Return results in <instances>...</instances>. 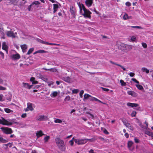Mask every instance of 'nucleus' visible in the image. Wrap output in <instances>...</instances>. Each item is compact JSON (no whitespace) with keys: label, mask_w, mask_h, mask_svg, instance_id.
<instances>
[{"label":"nucleus","mask_w":153,"mask_h":153,"mask_svg":"<svg viewBox=\"0 0 153 153\" xmlns=\"http://www.w3.org/2000/svg\"><path fill=\"white\" fill-rule=\"evenodd\" d=\"M77 4L79 7L80 13L84 17L90 18L91 13L89 10L86 9L84 5L83 4L80 3L79 2H77Z\"/></svg>","instance_id":"f257e3e1"},{"label":"nucleus","mask_w":153,"mask_h":153,"mask_svg":"<svg viewBox=\"0 0 153 153\" xmlns=\"http://www.w3.org/2000/svg\"><path fill=\"white\" fill-rule=\"evenodd\" d=\"M55 141L59 149L62 151H65V147L63 140H61L60 138L57 137L55 138Z\"/></svg>","instance_id":"f03ea898"},{"label":"nucleus","mask_w":153,"mask_h":153,"mask_svg":"<svg viewBox=\"0 0 153 153\" xmlns=\"http://www.w3.org/2000/svg\"><path fill=\"white\" fill-rule=\"evenodd\" d=\"M36 120L39 121H45L47 120L48 119V116L43 115H40L37 116L36 117Z\"/></svg>","instance_id":"7ed1b4c3"},{"label":"nucleus","mask_w":153,"mask_h":153,"mask_svg":"<svg viewBox=\"0 0 153 153\" xmlns=\"http://www.w3.org/2000/svg\"><path fill=\"white\" fill-rule=\"evenodd\" d=\"M2 120L0 119V124L3 125L10 126L13 123L12 120L7 121L3 118H2Z\"/></svg>","instance_id":"20e7f679"},{"label":"nucleus","mask_w":153,"mask_h":153,"mask_svg":"<svg viewBox=\"0 0 153 153\" xmlns=\"http://www.w3.org/2000/svg\"><path fill=\"white\" fill-rule=\"evenodd\" d=\"M3 132L6 134H10L13 131L11 128L7 127H3L0 128Z\"/></svg>","instance_id":"39448f33"},{"label":"nucleus","mask_w":153,"mask_h":153,"mask_svg":"<svg viewBox=\"0 0 153 153\" xmlns=\"http://www.w3.org/2000/svg\"><path fill=\"white\" fill-rule=\"evenodd\" d=\"M8 31L6 32V33L8 37H11L12 38H15L16 37L17 33L16 32L14 33L11 30Z\"/></svg>","instance_id":"423d86ee"},{"label":"nucleus","mask_w":153,"mask_h":153,"mask_svg":"<svg viewBox=\"0 0 153 153\" xmlns=\"http://www.w3.org/2000/svg\"><path fill=\"white\" fill-rule=\"evenodd\" d=\"M74 142L77 145H81L86 143V140L85 139H75Z\"/></svg>","instance_id":"0eeeda50"},{"label":"nucleus","mask_w":153,"mask_h":153,"mask_svg":"<svg viewBox=\"0 0 153 153\" xmlns=\"http://www.w3.org/2000/svg\"><path fill=\"white\" fill-rule=\"evenodd\" d=\"M94 0H85V5L88 7H91L93 3Z\"/></svg>","instance_id":"6e6552de"},{"label":"nucleus","mask_w":153,"mask_h":153,"mask_svg":"<svg viewBox=\"0 0 153 153\" xmlns=\"http://www.w3.org/2000/svg\"><path fill=\"white\" fill-rule=\"evenodd\" d=\"M11 58L14 60L18 59L20 58V56L19 54L16 53L12 55Z\"/></svg>","instance_id":"1a4fd4ad"},{"label":"nucleus","mask_w":153,"mask_h":153,"mask_svg":"<svg viewBox=\"0 0 153 153\" xmlns=\"http://www.w3.org/2000/svg\"><path fill=\"white\" fill-rule=\"evenodd\" d=\"M127 94L129 95H131L132 96L136 97L137 96V94L134 91H127Z\"/></svg>","instance_id":"9d476101"},{"label":"nucleus","mask_w":153,"mask_h":153,"mask_svg":"<svg viewBox=\"0 0 153 153\" xmlns=\"http://www.w3.org/2000/svg\"><path fill=\"white\" fill-rule=\"evenodd\" d=\"M2 49L5 51L7 53H8V47L5 42H4L2 43Z\"/></svg>","instance_id":"9b49d317"},{"label":"nucleus","mask_w":153,"mask_h":153,"mask_svg":"<svg viewBox=\"0 0 153 153\" xmlns=\"http://www.w3.org/2000/svg\"><path fill=\"white\" fill-rule=\"evenodd\" d=\"M21 47L23 53L26 52L27 48V47L26 45L24 44L22 45H21Z\"/></svg>","instance_id":"f8f14e48"},{"label":"nucleus","mask_w":153,"mask_h":153,"mask_svg":"<svg viewBox=\"0 0 153 153\" xmlns=\"http://www.w3.org/2000/svg\"><path fill=\"white\" fill-rule=\"evenodd\" d=\"M36 135L37 138H39L43 135H45L43 133L42 131L40 130L38 131L36 133Z\"/></svg>","instance_id":"ddd939ff"},{"label":"nucleus","mask_w":153,"mask_h":153,"mask_svg":"<svg viewBox=\"0 0 153 153\" xmlns=\"http://www.w3.org/2000/svg\"><path fill=\"white\" fill-rule=\"evenodd\" d=\"M22 85L23 87L29 89H30L32 86V85H30L28 83L25 82H23Z\"/></svg>","instance_id":"4468645a"},{"label":"nucleus","mask_w":153,"mask_h":153,"mask_svg":"<svg viewBox=\"0 0 153 153\" xmlns=\"http://www.w3.org/2000/svg\"><path fill=\"white\" fill-rule=\"evenodd\" d=\"M27 107L30 111H32L33 110V104L30 102H28L27 104Z\"/></svg>","instance_id":"2eb2a0df"},{"label":"nucleus","mask_w":153,"mask_h":153,"mask_svg":"<svg viewBox=\"0 0 153 153\" xmlns=\"http://www.w3.org/2000/svg\"><path fill=\"white\" fill-rule=\"evenodd\" d=\"M91 97V98L90 99V100L91 101H97L101 103H103V102H102L100 100H98V99H97V98L95 97H92L91 96V97Z\"/></svg>","instance_id":"dca6fc26"},{"label":"nucleus","mask_w":153,"mask_h":153,"mask_svg":"<svg viewBox=\"0 0 153 153\" xmlns=\"http://www.w3.org/2000/svg\"><path fill=\"white\" fill-rule=\"evenodd\" d=\"M127 105L128 106H130L132 107H136L138 105L137 103L128 102L127 104Z\"/></svg>","instance_id":"f3484780"},{"label":"nucleus","mask_w":153,"mask_h":153,"mask_svg":"<svg viewBox=\"0 0 153 153\" xmlns=\"http://www.w3.org/2000/svg\"><path fill=\"white\" fill-rule=\"evenodd\" d=\"M110 62L112 64L115 65H116L120 67L124 71H125L126 70V68L124 67L120 64L115 63L111 61H110Z\"/></svg>","instance_id":"a211bd4d"},{"label":"nucleus","mask_w":153,"mask_h":153,"mask_svg":"<svg viewBox=\"0 0 153 153\" xmlns=\"http://www.w3.org/2000/svg\"><path fill=\"white\" fill-rule=\"evenodd\" d=\"M59 94V92L58 93L57 91H53L50 94V96L51 97H56Z\"/></svg>","instance_id":"6ab92c4d"},{"label":"nucleus","mask_w":153,"mask_h":153,"mask_svg":"<svg viewBox=\"0 0 153 153\" xmlns=\"http://www.w3.org/2000/svg\"><path fill=\"white\" fill-rule=\"evenodd\" d=\"M7 142V140L4 139L0 135V143H4Z\"/></svg>","instance_id":"aec40b11"},{"label":"nucleus","mask_w":153,"mask_h":153,"mask_svg":"<svg viewBox=\"0 0 153 153\" xmlns=\"http://www.w3.org/2000/svg\"><path fill=\"white\" fill-rule=\"evenodd\" d=\"M53 13H54L59 8L58 5L56 4H53Z\"/></svg>","instance_id":"412c9836"},{"label":"nucleus","mask_w":153,"mask_h":153,"mask_svg":"<svg viewBox=\"0 0 153 153\" xmlns=\"http://www.w3.org/2000/svg\"><path fill=\"white\" fill-rule=\"evenodd\" d=\"M35 78L34 77H32L30 78V81L32 82V84H33L38 83V82L37 81L35 80Z\"/></svg>","instance_id":"4be33fe9"},{"label":"nucleus","mask_w":153,"mask_h":153,"mask_svg":"<svg viewBox=\"0 0 153 153\" xmlns=\"http://www.w3.org/2000/svg\"><path fill=\"white\" fill-rule=\"evenodd\" d=\"M124 46L126 49H128L129 50H131L132 48V46L131 45H128L123 44Z\"/></svg>","instance_id":"5701e85b"},{"label":"nucleus","mask_w":153,"mask_h":153,"mask_svg":"<svg viewBox=\"0 0 153 153\" xmlns=\"http://www.w3.org/2000/svg\"><path fill=\"white\" fill-rule=\"evenodd\" d=\"M4 111L7 113H13V111L12 110L8 108H4Z\"/></svg>","instance_id":"b1692460"},{"label":"nucleus","mask_w":153,"mask_h":153,"mask_svg":"<svg viewBox=\"0 0 153 153\" xmlns=\"http://www.w3.org/2000/svg\"><path fill=\"white\" fill-rule=\"evenodd\" d=\"M70 12L73 14V15H75V11L74 8L73 7H72L70 8Z\"/></svg>","instance_id":"393cba45"},{"label":"nucleus","mask_w":153,"mask_h":153,"mask_svg":"<svg viewBox=\"0 0 153 153\" xmlns=\"http://www.w3.org/2000/svg\"><path fill=\"white\" fill-rule=\"evenodd\" d=\"M141 71L143 72H145L147 74H148L149 73V70L145 67L142 68Z\"/></svg>","instance_id":"a878e982"},{"label":"nucleus","mask_w":153,"mask_h":153,"mask_svg":"<svg viewBox=\"0 0 153 153\" xmlns=\"http://www.w3.org/2000/svg\"><path fill=\"white\" fill-rule=\"evenodd\" d=\"M63 80L67 82H69L70 81V77L68 76L63 77Z\"/></svg>","instance_id":"bb28decb"},{"label":"nucleus","mask_w":153,"mask_h":153,"mask_svg":"<svg viewBox=\"0 0 153 153\" xmlns=\"http://www.w3.org/2000/svg\"><path fill=\"white\" fill-rule=\"evenodd\" d=\"M126 126L129 128L131 130L133 131L134 130L133 127L131 126L129 123L126 124Z\"/></svg>","instance_id":"cd10ccee"},{"label":"nucleus","mask_w":153,"mask_h":153,"mask_svg":"<svg viewBox=\"0 0 153 153\" xmlns=\"http://www.w3.org/2000/svg\"><path fill=\"white\" fill-rule=\"evenodd\" d=\"M145 133L147 135L151 136V137H152V134H153V133L147 130L145 131Z\"/></svg>","instance_id":"c85d7f7f"},{"label":"nucleus","mask_w":153,"mask_h":153,"mask_svg":"<svg viewBox=\"0 0 153 153\" xmlns=\"http://www.w3.org/2000/svg\"><path fill=\"white\" fill-rule=\"evenodd\" d=\"M10 2H9L11 4L14 5H16L17 4V2L16 0H9Z\"/></svg>","instance_id":"c756f323"},{"label":"nucleus","mask_w":153,"mask_h":153,"mask_svg":"<svg viewBox=\"0 0 153 153\" xmlns=\"http://www.w3.org/2000/svg\"><path fill=\"white\" fill-rule=\"evenodd\" d=\"M136 87L140 90H142L143 89V87L141 85L139 84L136 85Z\"/></svg>","instance_id":"7c9ffc66"},{"label":"nucleus","mask_w":153,"mask_h":153,"mask_svg":"<svg viewBox=\"0 0 153 153\" xmlns=\"http://www.w3.org/2000/svg\"><path fill=\"white\" fill-rule=\"evenodd\" d=\"M34 50V48H30L29 50L28 51L27 54V55H30V54Z\"/></svg>","instance_id":"2f4dec72"},{"label":"nucleus","mask_w":153,"mask_h":153,"mask_svg":"<svg viewBox=\"0 0 153 153\" xmlns=\"http://www.w3.org/2000/svg\"><path fill=\"white\" fill-rule=\"evenodd\" d=\"M36 40L38 42H40V43L46 45V42L44 41L39 38L37 39Z\"/></svg>","instance_id":"473e14b6"},{"label":"nucleus","mask_w":153,"mask_h":153,"mask_svg":"<svg viewBox=\"0 0 153 153\" xmlns=\"http://www.w3.org/2000/svg\"><path fill=\"white\" fill-rule=\"evenodd\" d=\"M70 100V97L69 96H66L64 100V101H68Z\"/></svg>","instance_id":"72a5a7b5"},{"label":"nucleus","mask_w":153,"mask_h":153,"mask_svg":"<svg viewBox=\"0 0 153 153\" xmlns=\"http://www.w3.org/2000/svg\"><path fill=\"white\" fill-rule=\"evenodd\" d=\"M123 18L124 20H126L128 19L129 18L127 14L125 13L124 15L123 16Z\"/></svg>","instance_id":"f704fd0d"},{"label":"nucleus","mask_w":153,"mask_h":153,"mask_svg":"<svg viewBox=\"0 0 153 153\" xmlns=\"http://www.w3.org/2000/svg\"><path fill=\"white\" fill-rule=\"evenodd\" d=\"M90 97H91V96L88 94H85L84 95V98L85 99H87Z\"/></svg>","instance_id":"c9c22d12"},{"label":"nucleus","mask_w":153,"mask_h":153,"mask_svg":"<svg viewBox=\"0 0 153 153\" xmlns=\"http://www.w3.org/2000/svg\"><path fill=\"white\" fill-rule=\"evenodd\" d=\"M50 138V137L49 136H48L45 137L44 138L45 142L46 143L47 142Z\"/></svg>","instance_id":"e433bc0d"},{"label":"nucleus","mask_w":153,"mask_h":153,"mask_svg":"<svg viewBox=\"0 0 153 153\" xmlns=\"http://www.w3.org/2000/svg\"><path fill=\"white\" fill-rule=\"evenodd\" d=\"M120 82L121 83V85L122 86H125L126 85V83L125 82H124L123 80L122 79H121L120 80Z\"/></svg>","instance_id":"4c0bfd02"},{"label":"nucleus","mask_w":153,"mask_h":153,"mask_svg":"<svg viewBox=\"0 0 153 153\" xmlns=\"http://www.w3.org/2000/svg\"><path fill=\"white\" fill-rule=\"evenodd\" d=\"M54 122L55 123H61L62 122V121L60 119H56L54 120Z\"/></svg>","instance_id":"58836bf2"},{"label":"nucleus","mask_w":153,"mask_h":153,"mask_svg":"<svg viewBox=\"0 0 153 153\" xmlns=\"http://www.w3.org/2000/svg\"><path fill=\"white\" fill-rule=\"evenodd\" d=\"M130 42H135L136 40V38L135 36H132L131 37Z\"/></svg>","instance_id":"ea45409f"},{"label":"nucleus","mask_w":153,"mask_h":153,"mask_svg":"<svg viewBox=\"0 0 153 153\" xmlns=\"http://www.w3.org/2000/svg\"><path fill=\"white\" fill-rule=\"evenodd\" d=\"M48 71L54 72H55L57 71L56 69L55 68H51L49 69H48Z\"/></svg>","instance_id":"a19ab883"},{"label":"nucleus","mask_w":153,"mask_h":153,"mask_svg":"<svg viewBox=\"0 0 153 153\" xmlns=\"http://www.w3.org/2000/svg\"><path fill=\"white\" fill-rule=\"evenodd\" d=\"M133 142L132 141H128V146L129 147H131L133 144Z\"/></svg>","instance_id":"79ce46f5"},{"label":"nucleus","mask_w":153,"mask_h":153,"mask_svg":"<svg viewBox=\"0 0 153 153\" xmlns=\"http://www.w3.org/2000/svg\"><path fill=\"white\" fill-rule=\"evenodd\" d=\"M79 90L78 89H74L72 90V92L73 93L76 94L78 92Z\"/></svg>","instance_id":"37998d69"},{"label":"nucleus","mask_w":153,"mask_h":153,"mask_svg":"<svg viewBox=\"0 0 153 153\" xmlns=\"http://www.w3.org/2000/svg\"><path fill=\"white\" fill-rule=\"evenodd\" d=\"M40 2L39 1H33L32 3V5L36 4V5H38L39 4H40Z\"/></svg>","instance_id":"c03bdc74"},{"label":"nucleus","mask_w":153,"mask_h":153,"mask_svg":"<svg viewBox=\"0 0 153 153\" xmlns=\"http://www.w3.org/2000/svg\"><path fill=\"white\" fill-rule=\"evenodd\" d=\"M37 52H38V53H46V52L44 50H40L37 51Z\"/></svg>","instance_id":"a18cd8bd"},{"label":"nucleus","mask_w":153,"mask_h":153,"mask_svg":"<svg viewBox=\"0 0 153 153\" xmlns=\"http://www.w3.org/2000/svg\"><path fill=\"white\" fill-rule=\"evenodd\" d=\"M136 114V112L135 111H133L131 114V116L132 117H135Z\"/></svg>","instance_id":"49530a36"},{"label":"nucleus","mask_w":153,"mask_h":153,"mask_svg":"<svg viewBox=\"0 0 153 153\" xmlns=\"http://www.w3.org/2000/svg\"><path fill=\"white\" fill-rule=\"evenodd\" d=\"M84 91L83 90H81L80 93H79V95L80 97L81 98L82 97V95L84 94Z\"/></svg>","instance_id":"de8ad7c7"},{"label":"nucleus","mask_w":153,"mask_h":153,"mask_svg":"<svg viewBox=\"0 0 153 153\" xmlns=\"http://www.w3.org/2000/svg\"><path fill=\"white\" fill-rule=\"evenodd\" d=\"M85 139L86 140V143L88 141H90L91 142H94V138H91L90 139Z\"/></svg>","instance_id":"09e8293b"},{"label":"nucleus","mask_w":153,"mask_h":153,"mask_svg":"<svg viewBox=\"0 0 153 153\" xmlns=\"http://www.w3.org/2000/svg\"><path fill=\"white\" fill-rule=\"evenodd\" d=\"M41 79L45 82H47L48 81V79L44 76L42 77Z\"/></svg>","instance_id":"8fccbe9b"},{"label":"nucleus","mask_w":153,"mask_h":153,"mask_svg":"<svg viewBox=\"0 0 153 153\" xmlns=\"http://www.w3.org/2000/svg\"><path fill=\"white\" fill-rule=\"evenodd\" d=\"M140 126L142 128L144 129H146L147 128V126H144L141 123L140 124Z\"/></svg>","instance_id":"3c124183"},{"label":"nucleus","mask_w":153,"mask_h":153,"mask_svg":"<svg viewBox=\"0 0 153 153\" xmlns=\"http://www.w3.org/2000/svg\"><path fill=\"white\" fill-rule=\"evenodd\" d=\"M131 80L132 81H134V82H135L137 83V84H139V81H137L135 79V78H132L131 79Z\"/></svg>","instance_id":"603ef678"},{"label":"nucleus","mask_w":153,"mask_h":153,"mask_svg":"<svg viewBox=\"0 0 153 153\" xmlns=\"http://www.w3.org/2000/svg\"><path fill=\"white\" fill-rule=\"evenodd\" d=\"M142 46L144 48H147V45L146 43L143 42L142 43Z\"/></svg>","instance_id":"864d4df0"},{"label":"nucleus","mask_w":153,"mask_h":153,"mask_svg":"<svg viewBox=\"0 0 153 153\" xmlns=\"http://www.w3.org/2000/svg\"><path fill=\"white\" fill-rule=\"evenodd\" d=\"M134 140L135 143H138L139 142V140L136 137L134 138Z\"/></svg>","instance_id":"5fc2aeb1"},{"label":"nucleus","mask_w":153,"mask_h":153,"mask_svg":"<svg viewBox=\"0 0 153 153\" xmlns=\"http://www.w3.org/2000/svg\"><path fill=\"white\" fill-rule=\"evenodd\" d=\"M69 143L71 146H73L74 144V142L72 140H71L69 141Z\"/></svg>","instance_id":"6e6d98bb"},{"label":"nucleus","mask_w":153,"mask_h":153,"mask_svg":"<svg viewBox=\"0 0 153 153\" xmlns=\"http://www.w3.org/2000/svg\"><path fill=\"white\" fill-rule=\"evenodd\" d=\"M131 3L128 1H127V2H126V5L127 6L129 7V6H131Z\"/></svg>","instance_id":"4d7b16f0"},{"label":"nucleus","mask_w":153,"mask_h":153,"mask_svg":"<svg viewBox=\"0 0 153 153\" xmlns=\"http://www.w3.org/2000/svg\"><path fill=\"white\" fill-rule=\"evenodd\" d=\"M128 74L131 77H133L135 75L134 73L133 72H130L128 73Z\"/></svg>","instance_id":"13d9d810"},{"label":"nucleus","mask_w":153,"mask_h":153,"mask_svg":"<svg viewBox=\"0 0 153 153\" xmlns=\"http://www.w3.org/2000/svg\"><path fill=\"white\" fill-rule=\"evenodd\" d=\"M12 143H9L6 144H5V145L6 146H9L10 147H11L12 146Z\"/></svg>","instance_id":"bf43d9fd"},{"label":"nucleus","mask_w":153,"mask_h":153,"mask_svg":"<svg viewBox=\"0 0 153 153\" xmlns=\"http://www.w3.org/2000/svg\"><path fill=\"white\" fill-rule=\"evenodd\" d=\"M27 116V114L26 113H24L22 114L21 115V117L23 118H24Z\"/></svg>","instance_id":"052dcab7"},{"label":"nucleus","mask_w":153,"mask_h":153,"mask_svg":"<svg viewBox=\"0 0 153 153\" xmlns=\"http://www.w3.org/2000/svg\"><path fill=\"white\" fill-rule=\"evenodd\" d=\"M6 88L2 86H0V90H5Z\"/></svg>","instance_id":"680f3d73"},{"label":"nucleus","mask_w":153,"mask_h":153,"mask_svg":"<svg viewBox=\"0 0 153 153\" xmlns=\"http://www.w3.org/2000/svg\"><path fill=\"white\" fill-rule=\"evenodd\" d=\"M131 27L132 28H137L138 29H141V28L140 27L138 26H131Z\"/></svg>","instance_id":"e2e57ef3"},{"label":"nucleus","mask_w":153,"mask_h":153,"mask_svg":"<svg viewBox=\"0 0 153 153\" xmlns=\"http://www.w3.org/2000/svg\"><path fill=\"white\" fill-rule=\"evenodd\" d=\"M0 55L1 56V57L3 58H4V53L2 52L1 51H0Z\"/></svg>","instance_id":"0e129e2a"},{"label":"nucleus","mask_w":153,"mask_h":153,"mask_svg":"<svg viewBox=\"0 0 153 153\" xmlns=\"http://www.w3.org/2000/svg\"><path fill=\"white\" fill-rule=\"evenodd\" d=\"M123 122L126 126V124L129 123L126 121H123Z\"/></svg>","instance_id":"69168bd1"},{"label":"nucleus","mask_w":153,"mask_h":153,"mask_svg":"<svg viewBox=\"0 0 153 153\" xmlns=\"http://www.w3.org/2000/svg\"><path fill=\"white\" fill-rule=\"evenodd\" d=\"M102 89L104 91H108L109 90L108 89L106 88H102Z\"/></svg>","instance_id":"338daca9"},{"label":"nucleus","mask_w":153,"mask_h":153,"mask_svg":"<svg viewBox=\"0 0 153 153\" xmlns=\"http://www.w3.org/2000/svg\"><path fill=\"white\" fill-rule=\"evenodd\" d=\"M89 153H95L94 152V150L93 149H91L89 151Z\"/></svg>","instance_id":"774afa93"}]
</instances>
